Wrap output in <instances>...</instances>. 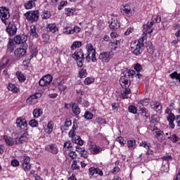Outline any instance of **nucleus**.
I'll use <instances>...</instances> for the list:
<instances>
[{
    "instance_id": "nucleus-1",
    "label": "nucleus",
    "mask_w": 180,
    "mask_h": 180,
    "mask_svg": "<svg viewBox=\"0 0 180 180\" xmlns=\"http://www.w3.org/2000/svg\"><path fill=\"white\" fill-rule=\"evenodd\" d=\"M120 84L122 86L120 96L122 99H127L129 98V95L131 94V91L129 89V86H130V82H129L127 77H121L120 79Z\"/></svg>"
},
{
    "instance_id": "nucleus-2",
    "label": "nucleus",
    "mask_w": 180,
    "mask_h": 180,
    "mask_svg": "<svg viewBox=\"0 0 180 180\" xmlns=\"http://www.w3.org/2000/svg\"><path fill=\"white\" fill-rule=\"evenodd\" d=\"M144 40H146V36L131 44V50L135 56H141V53H143L144 50Z\"/></svg>"
},
{
    "instance_id": "nucleus-3",
    "label": "nucleus",
    "mask_w": 180,
    "mask_h": 180,
    "mask_svg": "<svg viewBox=\"0 0 180 180\" xmlns=\"http://www.w3.org/2000/svg\"><path fill=\"white\" fill-rule=\"evenodd\" d=\"M86 49L87 53L86 56V60L88 63H96V51L94 49L92 44H89L86 45Z\"/></svg>"
},
{
    "instance_id": "nucleus-4",
    "label": "nucleus",
    "mask_w": 180,
    "mask_h": 180,
    "mask_svg": "<svg viewBox=\"0 0 180 180\" xmlns=\"http://www.w3.org/2000/svg\"><path fill=\"white\" fill-rule=\"evenodd\" d=\"M77 123L73 122L72 128L69 131V137L72 138V143H75V144H77L78 146H83L84 141L81 139V136H75V131L77 130Z\"/></svg>"
},
{
    "instance_id": "nucleus-5",
    "label": "nucleus",
    "mask_w": 180,
    "mask_h": 180,
    "mask_svg": "<svg viewBox=\"0 0 180 180\" xmlns=\"http://www.w3.org/2000/svg\"><path fill=\"white\" fill-rule=\"evenodd\" d=\"M25 19L30 23H34L39 20V10L29 11L24 14Z\"/></svg>"
},
{
    "instance_id": "nucleus-6",
    "label": "nucleus",
    "mask_w": 180,
    "mask_h": 180,
    "mask_svg": "<svg viewBox=\"0 0 180 180\" xmlns=\"http://www.w3.org/2000/svg\"><path fill=\"white\" fill-rule=\"evenodd\" d=\"M11 18V14L9 13V8L1 6L0 7V19H1L3 23L6 25L8 22L6 20Z\"/></svg>"
},
{
    "instance_id": "nucleus-7",
    "label": "nucleus",
    "mask_w": 180,
    "mask_h": 180,
    "mask_svg": "<svg viewBox=\"0 0 180 180\" xmlns=\"http://www.w3.org/2000/svg\"><path fill=\"white\" fill-rule=\"evenodd\" d=\"M167 120L169 121V127L171 129H175V124H174V120L176 123L177 126L180 127V115L176 116L175 117V115L173 113H170L167 116Z\"/></svg>"
},
{
    "instance_id": "nucleus-8",
    "label": "nucleus",
    "mask_w": 180,
    "mask_h": 180,
    "mask_svg": "<svg viewBox=\"0 0 180 180\" xmlns=\"http://www.w3.org/2000/svg\"><path fill=\"white\" fill-rule=\"evenodd\" d=\"M88 152L91 154H99L101 151H102V148H101L99 146H96L94 142H90L88 143Z\"/></svg>"
},
{
    "instance_id": "nucleus-9",
    "label": "nucleus",
    "mask_w": 180,
    "mask_h": 180,
    "mask_svg": "<svg viewBox=\"0 0 180 180\" xmlns=\"http://www.w3.org/2000/svg\"><path fill=\"white\" fill-rule=\"evenodd\" d=\"M22 167L25 172H29L32 169V164H30V158L29 156L23 157Z\"/></svg>"
},
{
    "instance_id": "nucleus-10",
    "label": "nucleus",
    "mask_w": 180,
    "mask_h": 180,
    "mask_svg": "<svg viewBox=\"0 0 180 180\" xmlns=\"http://www.w3.org/2000/svg\"><path fill=\"white\" fill-rule=\"evenodd\" d=\"M112 57H113V52L108 51V52H102L99 55L98 58L103 63H109Z\"/></svg>"
},
{
    "instance_id": "nucleus-11",
    "label": "nucleus",
    "mask_w": 180,
    "mask_h": 180,
    "mask_svg": "<svg viewBox=\"0 0 180 180\" xmlns=\"http://www.w3.org/2000/svg\"><path fill=\"white\" fill-rule=\"evenodd\" d=\"M53 81V77L50 75H47L44 76L39 82V84L40 86H47V85H50L51 82Z\"/></svg>"
},
{
    "instance_id": "nucleus-12",
    "label": "nucleus",
    "mask_w": 180,
    "mask_h": 180,
    "mask_svg": "<svg viewBox=\"0 0 180 180\" xmlns=\"http://www.w3.org/2000/svg\"><path fill=\"white\" fill-rule=\"evenodd\" d=\"M27 44H24L22 48H18L14 51V54L15 57H23L27 53L26 50H27Z\"/></svg>"
},
{
    "instance_id": "nucleus-13",
    "label": "nucleus",
    "mask_w": 180,
    "mask_h": 180,
    "mask_svg": "<svg viewBox=\"0 0 180 180\" xmlns=\"http://www.w3.org/2000/svg\"><path fill=\"white\" fill-rule=\"evenodd\" d=\"M39 98H41V94L36 93L27 99V103H28V105H34V103H37Z\"/></svg>"
},
{
    "instance_id": "nucleus-14",
    "label": "nucleus",
    "mask_w": 180,
    "mask_h": 180,
    "mask_svg": "<svg viewBox=\"0 0 180 180\" xmlns=\"http://www.w3.org/2000/svg\"><path fill=\"white\" fill-rule=\"evenodd\" d=\"M153 25H154L153 21L148 22L147 24L143 25V33L144 36H147L148 34H151V33H153Z\"/></svg>"
},
{
    "instance_id": "nucleus-15",
    "label": "nucleus",
    "mask_w": 180,
    "mask_h": 180,
    "mask_svg": "<svg viewBox=\"0 0 180 180\" xmlns=\"http://www.w3.org/2000/svg\"><path fill=\"white\" fill-rule=\"evenodd\" d=\"M16 126L19 127L20 130L23 131L25 130H27V122H26V120L23 118H18L16 120Z\"/></svg>"
},
{
    "instance_id": "nucleus-16",
    "label": "nucleus",
    "mask_w": 180,
    "mask_h": 180,
    "mask_svg": "<svg viewBox=\"0 0 180 180\" xmlns=\"http://www.w3.org/2000/svg\"><path fill=\"white\" fill-rule=\"evenodd\" d=\"M6 32L11 37L15 36V34H16V32H18V27H16L15 23L9 22L6 27Z\"/></svg>"
},
{
    "instance_id": "nucleus-17",
    "label": "nucleus",
    "mask_w": 180,
    "mask_h": 180,
    "mask_svg": "<svg viewBox=\"0 0 180 180\" xmlns=\"http://www.w3.org/2000/svg\"><path fill=\"white\" fill-rule=\"evenodd\" d=\"M14 41L16 44H26V41H27V35H16L14 37Z\"/></svg>"
},
{
    "instance_id": "nucleus-18",
    "label": "nucleus",
    "mask_w": 180,
    "mask_h": 180,
    "mask_svg": "<svg viewBox=\"0 0 180 180\" xmlns=\"http://www.w3.org/2000/svg\"><path fill=\"white\" fill-rule=\"evenodd\" d=\"M121 12L123 15H126L127 16H130L131 15L133 10H131V6L130 4H125L122 8Z\"/></svg>"
},
{
    "instance_id": "nucleus-19",
    "label": "nucleus",
    "mask_w": 180,
    "mask_h": 180,
    "mask_svg": "<svg viewBox=\"0 0 180 180\" xmlns=\"http://www.w3.org/2000/svg\"><path fill=\"white\" fill-rule=\"evenodd\" d=\"M89 171L91 176H94V175H100V176H103V172H102L99 168L90 167Z\"/></svg>"
},
{
    "instance_id": "nucleus-20",
    "label": "nucleus",
    "mask_w": 180,
    "mask_h": 180,
    "mask_svg": "<svg viewBox=\"0 0 180 180\" xmlns=\"http://www.w3.org/2000/svg\"><path fill=\"white\" fill-rule=\"evenodd\" d=\"M27 140V134L26 133H24L20 137L15 138V144H23V143H26Z\"/></svg>"
},
{
    "instance_id": "nucleus-21",
    "label": "nucleus",
    "mask_w": 180,
    "mask_h": 180,
    "mask_svg": "<svg viewBox=\"0 0 180 180\" xmlns=\"http://www.w3.org/2000/svg\"><path fill=\"white\" fill-rule=\"evenodd\" d=\"M46 151H49V153H51L52 154H57L58 153V148H57V146L54 143H51L50 145H48L46 147Z\"/></svg>"
},
{
    "instance_id": "nucleus-22",
    "label": "nucleus",
    "mask_w": 180,
    "mask_h": 180,
    "mask_svg": "<svg viewBox=\"0 0 180 180\" xmlns=\"http://www.w3.org/2000/svg\"><path fill=\"white\" fill-rule=\"evenodd\" d=\"M30 53L31 58H34V57H37L39 51L37 50V46L34 44H32L30 46Z\"/></svg>"
},
{
    "instance_id": "nucleus-23",
    "label": "nucleus",
    "mask_w": 180,
    "mask_h": 180,
    "mask_svg": "<svg viewBox=\"0 0 180 180\" xmlns=\"http://www.w3.org/2000/svg\"><path fill=\"white\" fill-rule=\"evenodd\" d=\"M47 32H51V33H56V32H58V27L56 23H50L46 26Z\"/></svg>"
},
{
    "instance_id": "nucleus-24",
    "label": "nucleus",
    "mask_w": 180,
    "mask_h": 180,
    "mask_svg": "<svg viewBox=\"0 0 180 180\" xmlns=\"http://www.w3.org/2000/svg\"><path fill=\"white\" fill-rule=\"evenodd\" d=\"M72 57L76 60L84 59V53L82 52V51H78L77 52H75L72 55Z\"/></svg>"
},
{
    "instance_id": "nucleus-25",
    "label": "nucleus",
    "mask_w": 180,
    "mask_h": 180,
    "mask_svg": "<svg viewBox=\"0 0 180 180\" xmlns=\"http://www.w3.org/2000/svg\"><path fill=\"white\" fill-rule=\"evenodd\" d=\"M109 26L110 29H112V30H117V29L120 27V24L117 20H112Z\"/></svg>"
},
{
    "instance_id": "nucleus-26",
    "label": "nucleus",
    "mask_w": 180,
    "mask_h": 180,
    "mask_svg": "<svg viewBox=\"0 0 180 180\" xmlns=\"http://www.w3.org/2000/svg\"><path fill=\"white\" fill-rule=\"evenodd\" d=\"M71 124H72L71 120L68 118L65 120L64 124L60 127V129L63 131H67Z\"/></svg>"
},
{
    "instance_id": "nucleus-27",
    "label": "nucleus",
    "mask_w": 180,
    "mask_h": 180,
    "mask_svg": "<svg viewBox=\"0 0 180 180\" xmlns=\"http://www.w3.org/2000/svg\"><path fill=\"white\" fill-rule=\"evenodd\" d=\"M4 140L7 146H13V144H15V139H13L11 136H4Z\"/></svg>"
},
{
    "instance_id": "nucleus-28",
    "label": "nucleus",
    "mask_w": 180,
    "mask_h": 180,
    "mask_svg": "<svg viewBox=\"0 0 180 180\" xmlns=\"http://www.w3.org/2000/svg\"><path fill=\"white\" fill-rule=\"evenodd\" d=\"M33 116L35 119H37L39 117H40V116H41V115H43V110H41V108H35L33 112Z\"/></svg>"
},
{
    "instance_id": "nucleus-29",
    "label": "nucleus",
    "mask_w": 180,
    "mask_h": 180,
    "mask_svg": "<svg viewBox=\"0 0 180 180\" xmlns=\"http://www.w3.org/2000/svg\"><path fill=\"white\" fill-rule=\"evenodd\" d=\"M7 50L9 51V53H13V50H15V43L13 42V39H9L7 46Z\"/></svg>"
},
{
    "instance_id": "nucleus-30",
    "label": "nucleus",
    "mask_w": 180,
    "mask_h": 180,
    "mask_svg": "<svg viewBox=\"0 0 180 180\" xmlns=\"http://www.w3.org/2000/svg\"><path fill=\"white\" fill-rule=\"evenodd\" d=\"M54 123H53V121H51L48 123L46 127H45V131L48 134H50V133L53 132V129Z\"/></svg>"
},
{
    "instance_id": "nucleus-31",
    "label": "nucleus",
    "mask_w": 180,
    "mask_h": 180,
    "mask_svg": "<svg viewBox=\"0 0 180 180\" xmlns=\"http://www.w3.org/2000/svg\"><path fill=\"white\" fill-rule=\"evenodd\" d=\"M140 115L146 117V119H150V112H148V110L146 108H141Z\"/></svg>"
},
{
    "instance_id": "nucleus-32",
    "label": "nucleus",
    "mask_w": 180,
    "mask_h": 180,
    "mask_svg": "<svg viewBox=\"0 0 180 180\" xmlns=\"http://www.w3.org/2000/svg\"><path fill=\"white\" fill-rule=\"evenodd\" d=\"M72 108L74 115H76V116L81 113V110L79 109V107H78V105H77V103H74L72 104Z\"/></svg>"
},
{
    "instance_id": "nucleus-33",
    "label": "nucleus",
    "mask_w": 180,
    "mask_h": 180,
    "mask_svg": "<svg viewBox=\"0 0 180 180\" xmlns=\"http://www.w3.org/2000/svg\"><path fill=\"white\" fill-rule=\"evenodd\" d=\"M9 63V59L8 58H3L0 62V68L4 69Z\"/></svg>"
},
{
    "instance_id": "nucleus-34",
    "label": "nucleus",
    "mask_w": 180,
    "mask_h": 180,
    "mask_svg": "<svg viewBox=\"0 0 180 180\" xmlns=\"http://www.w3.org/2000/svg\"><path fill=\"white\" fill-rule=\"evenodd\" d=\"M17 78L20 81V82H25L26 80V77H25V75L22 73V72L18 71L16 72Z\"/></svg>"
},
{
    "instance_id": "nucleus-35",
    "label": "nucleus",
    "mask_w": 180,
    "mask_h": 180,
    "mask_svg": "<svg viewBox=\"0 0 180 180\" xmlns=\"http://www.w3.org/2000/svg\"><path fill=\"white\" fill-rule=\"evenodd\" d=\"M82 46V42L79 41H74L71 46V50H75V49H79Z\"/></svg>"
},
{
    "instance_id": "nucleus-36",
    "label": "nucleus",
    "mask_w": 180,
    "mask_h": 180,
    "mask_svg": "<svg viewBox=\"0 0 180 180\" xmlns=\"http://www.w3.org/2000/svg\"><path fill=\"white\" fill-rule=\"evenodd\" d=\"M78 162H79V160H73L72 161V164L71 165V169H72V171L79 169V165H78Z\"/></svg>"
},
{
    "instance_id": "nucleus-37",
    "label": "nucleus",
    "mask_w": 180,
    "mask_h": 180,
    "mask_svg": "<svg viewBox=\"0 0 180 180\" xmlns=\"http://www.w3.org/2000/svg\"><path fill=\"white\" fill-rule=\"evenodd\" d=\"M24 5L25 9H32V8H34V6H36V4L30 0L27 3H25Z\"/></svg>"
},
{
    "instance_id": "nucleus-38",
    "label": "nucleus",
    "mask_w": 180,
    "mask_h": 180,
    "mask_svg": "<svg viewBox=\"0 0 180 180\" xmlns=\"http://www.w3.org/2000/svg\"><path fill=\"white\" fill-rule=\"evenodd\" d=\"M146 49L149 54H153V53H154V46H153V44L151 42H149L148 44H146Z\"/></svg>"
},
{
    "instance_id": "nucleus-39",
    "label": "nucleus",
    "mask_w": 180,
    "mask_h": 180,
    "mask_svg": "<svg viewBox=\"0 0 180 180\" xmlns=\"http://www.w3.org/2000/svg\"><path fill=\"white\" fill-rule=\"evenodd\" d=\"M139 146L140 147H144V148H146L148 150H150V148H151V143L146 141L141 142Z\"/></svg>"
},
{
    "instance_id": "nucleus-40",
    "label": "nucleus",
    "mask_w": 180,
    "mask_h": 180,
    "mask_svg": "<svg viewBox=\"0 0 180 180\" xmlns=\"http://www.w3.org/2000/svg\"><path fill=\"white\" fill-rule=\"evenodd\" d=\"M164 133V131H162L161 129H157L154 132L153 134H155V137H156V139H159L160 137H161V136H162V134Z\"/></svg>"
},
{
    "instance_id": "nucleus-41",
    "label": "nucleus",
    "mask_w": 180,
    "mask_h": 180,
    "mask_svg": "<svg viewBox=\"0 0 180 180\" xmlns=\"http://www.w3.org/2000/svg\"><path fill=\"white\" fill-rule=\"evenodd\" d=\"M170 78H172V79H177L178 81H179L180 82V74L176 72H174L173 73H172L170 75H169Z\"/></svg>"
},
{
    "instance_id": "nucleus-42",
    "label": "nucleus",
    "mask_w": 180,
    "mask_h": 180,
    "mask_svg": "<svg viewBox=\"0 0 180 180\" xmlns=\"http://www.w3.org/2000/svg\"><path fill=\"white\" fill-rule=\"evenodd\" d=\"M8 89L12 92H18V87H16V86L12 83L8 84Z\"/></svg>"
},
{
    "instance_id": "nucleus-43",
    "label": "nucleus",
    "mask_w": 180,
    "mask_h": 180,
    "mask_svg": "<svg viewBox=\"0 0 180 180\" xmlns=\"http://www.w3.org/2000/svg\"><path fill=\"white\" fill-rule=\"evenodd\" d=\"M51 17V13L49 11H44L41 14L42 19H49Z\"/></svg>"
},
{
    "instance_id": "nucleus-44",
    "label": "nucleus",
    "mask_w": 180,
    "mask_h": 180,
    "mask_svg": "<svg viewBox=\"0 0 180 180\" xmlns=\"http://www.w3.org/2000/svg\"><path fill=\"white\" fill-rule=\"evenodd\" d=\"M30 33H31V36H32L33 37H37L38 34H37V32H36V26L34 25L31 26Z\"/></svg>"
},
{
    "instance_id": "nucleus-45",
    "label": "nucleus",
    "mask_w": 180,
    "mask_h": 180,
    "mask_svg": "<svg viewBox=\"0 0 180 180\" xmlns=\"http://www.w3.org/2000/svg\"><path fill=\"white\" fill-rule=\"evenodd\" d=\"M128 143V148L131 149L134 148L136 146V141L135 140H129L127 141Z\"/></svg>"
},
{
    "instance_id": "nucleus-46",
    "label": "nucleus",
    "mask_w": 180,
    "mask_h": 180,
    "mask_svg": "<svg viewBox=\"0 0 180 180\" xmlns=\"http://www.w3.org/2000/svg\"><path fill=\"white\" fill-rule=\"evenodd\" d=\"M128 110L129 112H130V113H133L134 115H136V113H137V108H136V106L134 105H129L128 108Z\"/></svg>"
},
{
    "instance_id": "nucleus-47",
    "label": "nucleus",
    "mask_w": 180,
    "mask_h": 180,
    "mask_svg": "<svg viewBox=\"0 0 180 180\" xmlns=\"http://www.w3.org/2000/svg\"><path fill=\"white\" fill-rule=\"evenodd\" d=\"M134 68L136 72H141V71H143V66L140 63L135 64Z\"/></svg>"
},
{
    "instance_id": "nucleus-48",
    "label": "nucleus",
    "mask_w": 180,
    "mask_h": 180,
    "mask_svg": "<svg viewBox=\"0 0 180 180\" xmlns=\"http://www.w3.org/2000/svg\"><path fill=\"white\" fill-rule=\"evenodd\" d=\"M84 116L85 119H87V120H89L94 118V114H92V112L89 111H86Z\"/></svg>"
},
{
    "instance_id": "nucleus-49",
    "label": "nucleus",
    "mask_w": 180,
    "mask_h": 180,
    "mask_svg": "<svg viewBox=\"0 0 180 180\" xmlns=\"http://www.w3.org/2000/svg\"><path fill=\"white\" fill-rule=\"evenodd\" d=\"M139 103L142 105V106H148V103H150V100L148 98H145L143 100H140Z\"/></svg>"
},
{
    "instance_id": "nucleus-50",
    "label": "nucleus",
    "mask_w": 180,
    "mask_h": 180,
    "mask_svg": "<svg viewBox=\"0 0 180 180\" xmlns=\"http://www.w3.org/2000/svg\"><path fill=\"white\" fill-rule=\"evenodd\" d=\"M150 123L155 125L158 124V117L156 115H153L151 117Z\"/></svg>"
},
{
    "instance_id": "nucleus-51",
    "label": "nucleus",
    "mask_w": 180,
    "mask_h": 180,
    "mask_svg": "<svg viewBox=\"0 0 180 180\" xmlns=\"http://www.w3.org/2000/svg\"><path fill=\"white\" fill-rule=\"evenodd\" d=\"M74 12H75V10H74V8L65 9V14L67 15V16H72V15H74Z\"/></svg>"
},
{
    "instance_id": "nucleus-52",
    "label": "nucleus",
    "mask_w": 180,
    "mask_h": 180,
    "mask_svg": "<svg viewBox=\"0 0 180 180\" xmlns=\"http://www.w3.org/2000/svg\"><path fill=\"white\" fill-rule=\"evenodd\" d=\"M153 108L154 109V110H155L156 112H159V110H160L162 108V105H161V104L160 103H156L153 105Z\"/></svg>"
},
{
    "instance_id": "nucleus-53",
    "label": "nucleus",
    "mask_w": 180,
    "mask_h": 180,
    "mask_svg": "<svg viewBox=\"0 0 180 180\" xmlns=\"http://www.w3.org/2000/svg\"><path fill=\"white\" fill-rule=\"evenodd\" d=\"M79 77L80 78H85V77H86V75H88V73H86V70L85 69H82L79 72Z\"/></svg>"
},
{
    "instance_id": "nucleus-54",
    "label": "nucleus",
    "mask_w": 180,
    "mask_h": 180,
    "mask_svg": "<svg viewBox=\"0 0 180 180\" xmlns=\"http://www.w3.org/2000/svg\"><path fill=\"white\" fill-rule=\"evenodd\" d=\"M29 124L31 127H37L39 122L36 120H32L30 121Z\"/></svg>"
},
{
    "instance_id": "nucleus-55",
    "label": "nucleus",
    "mask_w": 180,
    "mask_h": 180,
    "mask_svg": "<svg viewBox=\"0 0 180 180\" xmlns=\"http://www.w3.org/2000/svg\"><path fill=\"white\" fill-rule=\"evenodd\" d=\"M167 139L172 140V141L173 143H176V141H178V140H179V139L178 138V136H176V134H174L172 136H168Z\"/></svg>"
},
{
    "instance_id": "nucleus-56",
    "label": "nucleus",
    "mask_w": 180,
    "mask_h": 180,
    "mask_svg": "<svg viewBox=\"0 0 180 180\" xmlns=\"http://www.w3.org/2000/svg\"><path fill=\"white\" fill-rule=\"evenodd\" d=\"M71 141H66L65 142L64 145H63V148H65V150H68L69 148H71V147H72V146H71Z\"/></svg>"
},
{
    "instance_id": "nucleus-57",
    "label": "nucleus",
    "mask_w": 180,
    "mask_h": 180,
    "mask_svg": "<svg viewBox=\"0 0 180 180\" xmlns=\"http://www.w3.org/2000/svg\"><path fill=\"white\" fill-rule=\"evenodd\" d=\"M94 79L91 78V77H86L84 79V84L86 85H89L90 84H92V82H94Z\"/></svg>"
},
{
    "instance_id": "nucleus-58",
    "label": "nucleus",
    "mask_w": 180,
    "mask_h": 180,
    "mask_svg": "<svg viewBox=\"0 0 180 180\" xmlns=\"http://www.w3.org/2000/svg\"><path fill=\"white\" fill-rule=\"evenodd\" d=\"M162 159L163 160V161H166V162H168V161H172V156L169 155H165V156H163Z\"/></svg>"
},
{
    "instance_id": "nucleus-59",
    "label": "nucleus",
    "mask_w": 180,
    "mask_h": 180,
    "mask_svg": "<svg viewBox=\"0 0 180 180\" xmlns=\"http://www.w3.org/2000/svg\"><path fill=\"white\" fill-rule=\"evenodd\" d=\"M78 153H80L82 157H84V158H88V155H86L85 149H81V150H78Z\"/></svg>"
},
{
    "instance_id": "nucleus-60",
    "label": "nucleus",
    "mask_w": 180,
    "mask_h": 180,
    "mask_svg": "<svg viewBox=\"0 0 180 180\" xmlns=\"http://www.w3.org/2000/svg\"><path fill=\"white\" fill-rule=\"evenodd\" d=\"M156 125L154 124H151L148 126V129L151 131H155L158 128L155 127Z\"/></svg>"
},
{
    "instance_id": "nucleus-61",
    "label": "nucleus",
    "mask_w": 180,
    "mask_h": 180,
    "mask_svg": "<svg viewBox=\"0 0 180 180\" xmlns=\"http://www.w3.org/2000/svg\"><path fill=\"white\" fill-rule=\"evenodd\" d=\"M115 140H116V141H119L120 143L122 146H124V144L126 143V141L123 140V138L122 136L117 137Z\"/></svg>"
},
{
    "instance_id": "nucleus-62",
    "label": "nucleus",
    "mask_w": 180,
    "mask_h": 180,
    "mask_svg": "<svg viewBox=\"0 0 180 180\" xmlns=\"http://www.w3.org/2000/svg\"><path fill=\"white\" fill-rule=\"evenodd\" d=\"M109 46L111 47V50H116L117 49V46L115 42L110 41L109 43Z\"/></svg>"
},
{
    "instance_id": "nucleus-63",
    "label": "nucleus",
    "mask_w": 180,
    "mask_h": 180,
    "mask_svg": "<svg viewBox=\"0 0 180 180\" xmlns=\"http://www.w3.org/2000/svg\"><path fill=\"white\" fill-rule=\"evenodd\" d=\"M68 155L72 158V160H75V158H77V154L74 151H70L68 153Z\"/></svg>"
},
{
    "instance_id": "nucleus-64",
    "label": "nucleus",
    "mask_w": 180,
    "mask_h": 180,
    "mask_svg": "<svg viewBox=\"0 0 180 180\" xmlns=\"http://www.w3.org/2000/svg\"><path fill=\"white\" fill-rule=\"evenodd\" d=\"M11 165L13 167H19V161L16 159L11 161Z\"/></svg>"
}]
</instances>
